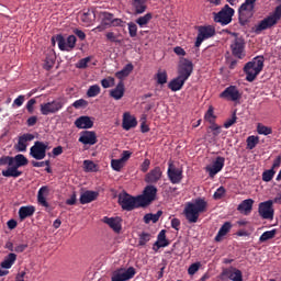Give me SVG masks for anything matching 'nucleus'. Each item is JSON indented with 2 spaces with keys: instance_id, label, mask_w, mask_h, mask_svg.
<instances>
[{
  "instance_id": "f257e3e1",
  "label": "nucleus",
  "mask_w": 281,
  "mask_h": 281,
  "mask_svg": "<svg viewBox=\"0 0 281 281\" xmlns=\"http://www.w3.org/2000/svg\"><path fill=\"white\" fill-rule=\"evenodd\" d=\"M207 212V202L203 198L195 199L194 202H188L184 207V216L189 224H196L200 214Z\"/></svg>"
},
{
  "instance_id": "f03ea898",
  "label": "nucleus",
  "mask_w": 281,
  "mask_h": 281,
  "mask_svg": "<svg viewBox=\"0 0 281 281\" xmlns=\"http://www.w3.org/2000/svg\"><path fill=\"white\" fill-rule=\"evenodd\" d=\"M27 164V158L22 154H18L16 156L13 157L12 167H8V169L2 170V177L13 179L20 178L23 175V172L20 171L19 168L26 167Z\"/></svg>"
},
{
  "instance_id": "7ed1b4c3",
  "label": "nucleus",
  "mask_w": 281,
  "mask_h": 281,
  "mask_svg": "<svg viewBox=\"0 0 281 281\" xmlns=\"http://www.w3.org/2000/svg\"><path fill=\"white\" fill-rule=\"evenodd\" d=\"M265 67V57L263 56H257L252 59V61H249L244 67V71L246 72L247 77L246 80L249 82H252L257 76L261 72V70Z\"/></svg>"
},
{
  "instance_id": "20e7f679",
  "label": "nucleus",
  "mask_w": 281,
  "mask_h": 281,
  "mask_svg": "<svg viewBox=\"0 0 281 281\" xmlns=\"http://www.w3.org/2000/svg\"><path fill=\"white\" fill-rule=\"evenodd\" d=\"M281 20V4L278 5L272 14L265 18L255 26L254 31L257 35L261 34L262 31L273 27Z\"/></svg>"
},
{
  "instance_id": "39448f33",
  "label": "nucleus",
  "mask_w": 281,
  "mask_h": 281,
  "mask_svg": "<svg viewBox=\"0 0 281 281\" xmlns=\"http://www.w3.org/2000/svg\"><path fill=\"white\" fill-rule=\"evenodd\" d=\"M66 104V100L58 98L53 101L42 103L40 105V111L42 115H55V113H59L61 109H64Z\"/></svg>"
},
{
  "instance_id": "423d86ee",
  "label": "nucleus",
  "mask_w": 281,
  "mask_h": 281,
  "mask_svg": "<svg viewBox=\"0 0 281 281\" xmlns=\"http://www.w3.org/2000/svg\"><path fill=\"white\" fill-rule=\"evenodd\" d=\"M119 203L123 211L132 212L136 209L142 207L139 203V196H132L128 193H123L119 195Z\"/></svg>"
},
{
  "instance_id": "0eeeda50",
  "label": "nucleus",
  "mask_w": 281,
  "mask_h": 281,
  "mask_svg": "<svg viewBox=\"0 0 281 281\" xmlns=\"http://www.w3.org/2000/svg\"><path fill=\"white\" fill-rule=\"evenodd\" d=\"M235 38L233 40L232 44H231V49H232V54L239 58L243 59L246 56V43L245 40L240 36H238L237 33H232Z\"/></svg>"
},
{
  "instance_id": "6e6552de",
  "label": "nucleus",
  "mask_w": 281,
  "mask_h": 281,
  "mask_svg": "<svg viewBox=\"0 0 281 281\" xmlns=\"http://www.w3.org/2000/svg\"><path fill=\"white\" fill-rule=\"evenodd\" d=\"M157 192L158 190L155 186H151V184L147 186L144 189V194L138 195V200L142 207H147L148 205H150L156 200Z\"/></svg>"
},
{
  "instance_id": "1a4fd4ad",
  "label": "nucleus",
  "mask_w": 281,
  "mask_h": 281,
  "mask_svg": "<svg viewBox=\"0 0 281 281\" xmlns=\"http://www.w3.org/2000/svg\"><path fill=\"white\" fill-rule=\"evenodd\" d=\"M235 10L226 4L218 13L214 14V21L222 25H227L232 22Z\"/></svg>"
},
{
  "instance_id": "9d476101",
  "label": "nucleus",
  "mask_w": 281,
  "mask_h": 281,
  "mask_svg": "<svg viewBox=\"0 0 281 281\" xmlns=\"http://www.w3.org/2000/svg\"><path fill=\"white\" fill-rule=\"evenodd\" d=\"M46 150H49L48 143L36 140L30 148V155L33 159L41 161V159H45Z\"/></svg>"
},
{
  "instance_id": "9b49d317",
  "label": "nucleus",
  "mask_w": 281,
  "mask_h": 281,
  "mask_svg": "<svg viewBox=\"0 0 281 281\" xmlns=\"http://www.w3.org/2000/svg\"><path fill=\"white\" fill-rule=\"evenodd\" d=\"M136 274L134 267H128L127 269L120 268L115 270L111 277V281H130Z\"/></svg>"
},
{
  "instance_id": "f8f14e48",
  "label": "nucleus",
  "mask_w": 281,
  "mask_h": 281,
  "mask_svg": "<svg viewBox=\"0 0 281 281\" xmlns=\"http://www.w3.org/2000/svg\"><path fill=\"white\" fill-rule=\"evenodd\" d=\"M216 34V30L212 25L199 26V34L195 42V47H200L203 41L213 37Z\"/></svg>"
},
{
  "instance_id": "ddd939ff",
  "label": "nucleus",
  "mask_w": 281,
  "mask_h": 281,
  "mask_svg": "<svg viewBox=\"0 0 281 281\" xmlns=\"http://www.w3.org/2000/svg\"><path fill=\"white\" fill-rule=\"evenodd\" d=\"M259 215L262 220L273 221V218H274V209H273V201L272 200H268V201L261 202L259 204Z\"/></svg>"
},
{
  "instance_id": "4468645a",
  "label": "nucleus",
  "mask_w": 281,
  "mask_h": 281,
  "mask_svg": "<svg viewBox=\"0 0 281 281\" xmlns=\"http://www.w3.org/2000/svg\"><path fill=\"white\" fill-rule=\"evenodd\" d=\"M220 98L229 102H238L241 99V93L236 86H229L220 94Z\"/></svg>"
},
{
  "instance_id": "2eb2a0df",
  "label": "nucleus",
  "mask_w": 281,
  "mask_h": 281,
  "mask_svg": "<svg viewBox=\"0 0 281 281\" xmlns=\"http://www.w3.org/2000/svg\"><path fill=\"white\" fill-rule=\"evenodd\" d=\"M222 280H231V281H243V272L241 270L235 268V267H229L225 268L223 272L221 273Z\"/></svg>"
},
{
  "instance_id": "dca6fc26",
  "label": "nucleus",
  "mask_w": 281,
  "mask_h": 281,
  "mask_svg": "<svg viewBox=\"0 0 281 281\" xmlns=\"http://www.w3.org/2000/svg\"><path fill=\"white\" fill-rule=\"evenodd\" d=\"M193 72V63L187 58L182 59L179 65L178 76L183 80H188Z\"/></svg>"
},
{
  "instance_id": "f3484780",
  "label": "nucleus",
  "mask_w": 281,
  "mask_h": 281,
  "mask_svg": "<svg viewBox=\"0 0 281 281\" xmlns=\"http://www.w3.org/2000/svg\"><path fill=\"white\" fill-rule=\"evenodd\" d=\"M225 166V158L222 156L216 157L212 165L205 168L206 172L209 173L210 178H214L218 175Z\"/></svg>"
},
{
  "instance_id": "a211bd4d",
  "label": "nucleus",
  "mask_w": 281,
  "mask_h": 281,
  "mask_svg": "<svg viewBox=\"0 0 281 281\" xmlns=\"http://www.w3.org/2000/svg\"><path fill=\"white\" fill-rule=\"evenodd\" d=\"M167 175L172 184H180L183 180L182 169L177 168L172 162H169Z\"/></svg>"
},
{
  "instance_id": "6ab92c4d",
  "label": "nucleus",
  "mask_w": 281,
  "mask_h": 281,
  "mask_svg": "<svg viewBox=\"0 0 281 281\" xmlns=\"http://www.w3.org/2000/svg\"><path fill=\"white\" fill-rule=\"evenodd\" d=\"M79 142L80 144H85V146H94V144H97L98 142L95 132H91V131L81 132Z\"/></svg>"
},
{
  "instance_id": "aec40b11",
  "label": "nucleus",
  "mask_w": 281,
  "mask_h": 281,
  "mask_svg": "<svg viewBox=\"0 0 281 281\" xmlns=\"http://www.w3.org/2000/svg\"><path fill=\"white\" fill-rule=\"evenodd\" d=\"M162 170L160 167H155L145 177V182L148 184H156L161 180Z\"/></svg>"
},
{
  "instance_id": "412c9836",
  "label": "nucleus",
  "mask_w": 281,
  "mask_h": 281,
  "mask_svg": "<svg viewBox=\"0 0 281 281\" xmlns=\"http://www.w3.org/2000/svg\"><path fill=\"white\" fill-rule=\"evenodd\" d=\"M100 18H101V25L95 27L94 31L102 32L106 27L112 26V23H113V20H114V15L112 13L101 12Z\"/></svg>"
},
{
  "instance_id": "4be33fe9",
  "label": "nucleus",
  "mask_w": 281,
  "mask_h": 281,
  "mask_svg": "<svg viewBox=\"0 0 281 281\" xmlns=\"http://www.w3.org/2000/svg\"><path fill=\"white\" fill-rule=\"evenodd\" d=\"M48 195H49V188L47 186L41 187L37 193L38 205H41L42 207L48 209L49 204L46 201V198Z\"/></svg>"
},
{
  "instance_id": "5701e85b",
  "label": "nucleus",
  "mask_w": 281,
  "mask_h": 281,
  "mask_svg": "<svg viewBox=\"0 0 281 281\" xmlns=\"http://www.w3.org/2000/svg\"><path fill=\"white\" fill-rule=\"evenodd\" d=\"M99 196V192L87 190L80 195V204L86 205L94 202Z\"/></svg>"
},
{
  "instance_id": "b1692460",
  "label": "nucleus",
  "mask_w": 281,
  "mask_h": 281,
  "mask_svg": "<svg viewBox=\"0 0 281 281\" xmlns=\"http://www.w3.org/2000/svg\"><path fill=\"white\" fill-rule=\"evenodd\" d=\"M104 224H106L114 233L120 234L122 231L121 220L119 217H108L103 218Z\"/></svg>"
},
{
  "instance_id": "393cba45",
  "label": "nucleus",
  "mask_w": 281,
  "mask_h": 281,
  "mask_svg": "<svg viewBox=\"0 0 281 281\" xmlns=\"http://www.w3.org/2000/svg\"><path fill=\"white\" fill-rule=\"evenodd\" d=\"M33 139H34L33 134H30V133L23 134L22 136L19 137L16 150H19V153H25L26 146H27L26 142H32Z\"/></svg>"
},
{
  "instance_id": "a878e982",
  "label": "nucleus",
  "mask_w": 281,
  "mask_h": 281,
  "mask_svg": "<svg viewBox=\"0 0 281 281\" xmlns=\"http://www.w3.org/2000/svg\"><path fill=\"white\" fill-rule=\"evenodd\" d=\"M122 126L124 131H131V128H135L137 126V120L132 116L128 112H125L123 115Z\"/></svg>"
},
{
  "instance_id": "bb28decb",
  "label": "nucleus",
  "mask_w": 281,
  "mask_h": 281,
  "mask_svg": "<svg viewBox=\"0 0 281 281\" xmlns=\"http://www.w3.org/2000/svg\"><path fill=\"white\" fill-rule=\"evenodd\" d=\"M125 93V86L124 82L121 80L117 86L110 90V98H113V100H122Z\"/></svg>"
},
{
  "instance_id": "cd10ccee",
  "label": "nucleus",
  "mask_w": 281,
  "mask_h": 281,
  "mask_svg": "<svg viewBox=\"0 0 281 281\" xmlns=\"http://www.w3.org/2000/svg\"><path fill=\"white\" fill-rule=\"evenodd\" d=\"M76 128H92L93 121L90 119V116H80L75 121Z\"/></svg>"
},
{
  "instance_id": "c85d7f7f",
  "label": "nucleus",
  "mask_w": 281,
  "mask_h": 281,
  "mask_svg": "<svg viewBox=\"0 0 281 281\" xmlns=\"http://www.w3.org/2000/svg\"><path fill=\"white\" fill-rule=\"evenodd\" d=\"M34 213H35V206L33 205L21 206L19 210L20 221L23 222L24 220L32 217Z\"/></svg>"
},
{
  "instance_id": "c756f323",
  "label": "nucleus",
  "mask_w": 281,
  "mask_h": 281,
  "mask_svg": "<svg viewBox=\"0 0 281 281\" xmlns=\"http://www.w3.org/2000/svg\"><path fill=\"white\" fill-rule=\"evenodd\" d=\"M255 201L252 199L244 200L237 207L238 212L248 215L251 213Z\"/></svg>"
},
{
  "instance_id": "7c9ffc66",
  "label": "nucleus",
  "mask_w": 281,
  "mask_h": 281,
  "mask_svg": "<svg viewBox=\"0 0 281 281\" xmlns=\"http://www.w3.org/2000/svg\"><path fill=\"white\" fill-rule=\"evenodd\" d=\"M79 15H80V19H81L82 23L86 26H90L92 24V22L95 20L94 12L92 10H89V9L87 11H83Z\"/></svg>"
},
{
  "instance_id": "2f4dec72",
  "label": "nucleus",
  "mask_w": 281,
  "mask_h": 281,
  "mask_svg": "<svg viewBox=\"0 0 281 281\" xmlns=\"http://www.w3.org/2000/svg\"><path fill=\"white\" fill-rule=\"evenodd\" d=\"M186 79H183L182 77L178 76L177 78L172 79L168 87L169 89H171L172 91H181L182 87L184 86L186 83Z\"/></svg>"
},
{
  "instance_id": "473e14b6",
  "label": "nucleus",
  "mask_w": 281,
  "mask_h": 281,
  "mask_svg": "<svg viewBox=\"0 0 281 281\" xmlns=\"http://www.w3.org/2000/svg\"><path fill=\"white\" fill-rule=\"evenodd\" d=\"M232 227L233 225L231 222H225L218 231V234L215 236V241L221 243L223 237H225L231 232Z\"/></svg>"
},
{
  "instance_id": "72a5a7b5",
  "label": "nucleus",
  "mask_w": 281,
  "mask_h": 281,
  "mask_svg": "<svg viewBox=\"0 0 281 281\" xmlns=\"http://www.w3.org/2000/svg\"><path fill=\"white\" fill-rule=\"evenodd\" d=\"M146 1L147 0H131L135 14H142L146 11Z\"/></svg>"
},
{
  "instance_id": "f704fd0d",
  "label": "nucleus",
  "mask_w": 281,
  "mask_h": 281,
  "mask_svg": "<svg viewBox=\"0 0 281 281\" xmlns=\"http://www.w3.org/2000/svg\"><path fill=\"white\" fill-rule=\"evenodd\" d=\"M238 14H239L240 25L245 26L250 22V19L254 16L255 12L254 11L238 10Z\"/></svg>"
},
{
  "instance_id": "c9c22d12",
  "label": "nucleus",
  "mask_w": 281,
  "mask_h": 281,
  "mask_svg": "<svg viewBox=\"0 0 281 281\" xmlns=\"http://www.w3.org/2000/svg\"><path fill=\"white\" fill-rule=\"evenodd\" d=\"M16 261V255L13 252H10L4 260L0 263V267L2 269L9 270L11 269V267L14 265V262Z\"/></svg>"
},
{
  "instance_id": "e433bc0d",
  "label": "nucleus",
  "mask_w": 281,
  "mask_h": 281,
  "mask_svg": "<svg viewBox=\"0 0 281 281\" xmlns=\"http://www.w3.org/2000/svg\"><path fill=\"white\" fill-rule=\"evenodd\" d=\"M155 247H157V249H160V248H166L169 246V241L167 240L166 238V231L162 229L159 235H158V239L157 241L155 243L154 245ZM155 247H154V250H155Z\"/></svg>"
},
{
  "instance_id": "4c0bfd02",
  "label": "nucleus",
  "mask_w": 281,
  "mask_h": 281,
  "mask_svg": "<svg viewBox=\"0 0 281 281\" xmlns=\"http://www.w3.org/2000/svg\"><path fill=\"white\" fill-rule=\"evenodd\" d=\"M56 42L58 43V47L60 50H66L67 52V45H66V40L65 37L61 35V34H57V35H54L52 37V45L55 46L56 45Z\"/></svg>"
},
{
  "instance_id": "58836bf2",
  "label": "nucleus",
  "mask_w": 281,
  "mask_h": 281,
  "mask_svg": "<svg viewBox=\"0 0 281 281\" xmlns=\"http://www.w3.org/2000/svg\"><path fill=\"white\" fill-rule=\"evenodd\" d=\"M162 216V211H158L156 214L153 213H148L144 216V222L145 224H149L150 222H153L154 224H156L159 218Z\"/></svg>"
},
{
  "instance_id": "ea45409f",
  "label": "nucleus",
  "mask_w": 281,
  "mask_h": 281,
  "mask_svg": "<svg viewBox=\"0 0 281 281\" xmlns=\"http://www.w3.org/2000/svg\"><path fill=\"white\" fill-rule=\"evenodd\" d=\"M155 80L158 85L164 86L168 81V74L166 70L159 69L158 72L155 75Z\"/></svg>"
},
{
  "instance_id": "a19ab883",
  "label": "nucleus",
  "mask_w": 281,
  "mask_h": 281,
  "mask_svg": "<svg viewBox=\"0 0 281 281\" xmlns=\"http://www.w3.org/2000/svg\"><path fill=\"white\" fill-rule=\"evenodd\" d=\"M276 236H277V229H276V228L272 229V231H267V232H265V233L260 236L259 241H260L261 244H263V243H267V241L273 239Z\"/></svg>"
},
{
  "instance_id": "79ce46f5",
  "label": "nucleus",
  "mask_w": 281,
  "mask_h": 281,
  "mask_svg": "<svg viewBox=\"0 0 281 281\" xmlns=\"http://www.w3.org/2000/svg\"><path fill=\"white\" fill-rule=\"evenodd\" d=\"M246 142H247V150H254V148L258 146L260 138L259 136L251 135V136H248Z\"/></svg>"
},
{
  "instance_id": "37998d69",
  "label": "nucleus",
  "mask_w": 281,
  "mask_h": 281,
  "mask_svg": "<svg viewBox=\"0 0 281 281\" xmlns=\"http://www.w3.org/2000/svg\"><path fill=\"white\" fill-rule=\"evenodd\" d=\"M256 0H245V2L238 9L239 11L255 12Z\"/></svg>"
},
{
  "instance_id": "c03bdc74",
  "label": "nucleus",
  "mask_w": 281,
  "mask_h": 281,
  "mask_svg": "<svg viewBox=\"0 0 281 281\" xmlns=\"http://www.w3.org/2000/svg\"><path fill=\"white\" fill-rule=\"evenodd\" d=\"M276 173H277V171L273 170V168L263 171V173H262V180H263V182H266V183L271 182V181L273 180Z\"/></svg>"
},
{
  "instance_id": "a18cd8bd",
  "label": "nucleus",
  "mask_w": 281,
  "mask_h": 281,
  "mask_svg": "<svg viewBox=\"0 0 281 281\" xmlns=\"http://www.w3.org/2000/svg\"><path fill=\"white\" fill-rule=\"evenodd\" d=\"M101 93V88L98 85L90 86L87 91L88 98H97Z\"/></svg>"
},
{
  "instance_id": "49530a36",
  "label": "nucleus",
  "mask_w": 281,
  "mask_h": 281,
  "mask_svg": "<svg viewBox=\"0 0 281 281\" xmlns=\"http://www.w3.org/2000/svg\"><path fill=\"white\" fill-rule=\"evenodd\" d=\"M151 239V235L149 233L143 232L139 235L138 246L144 247Z\"/></svg>"
},
{
  "instance_id": "de8ad7c7",
  "label": "nucleus",
  "mask_w": 281,
  "mask_h": 281,
  "mask_svg": "<svg viewBox=\"0 0 281 281\" xmlns=\"http://www.w3.org/2000/svg\"><path fill=\"white\" fill-rule=\"evenodd\" d=\"M151 19H153L151 13H147V14H145L144 16H139V18L136 20V23H137L140 27H143V26L147 25Z\"/></svg>"
},
{
  "instance_id": "09e8293b",
  "label": "nucleus",
  "mask_w": 281,
  "mask_h": 281,
  "mask_svg": "<svg viewBox=\"0 0 281 281\" xmlns=\"http://www.w3.org/2000/svg\"><path fill=\"white\" fill-rule=\"evenodd\" d=\"M257 132L259 135H272L273 133L271 127L262 125L261 123L258 124Z\"/></svg>"
},
{
  "instance_id": "8fccbe9b",
  "label": "nucleus",
  "mask_w": 281,
  "mask_h": 281,
  "mask_svg": "<svg viewBox=\"0 0 281 281\" xmlns=\"http://www.w3.org/2000/svg\"><path fill=\"white\" fill-rule=\"evenodd\" d=\"M124 162L123 160L120 159H112L111 161V167L114 171L120 172L124 168Z\"/></svg>"
},
{
  "instance_id": "3c124183",
  "label": "nucleus",
  "mask_w": 281,
  "mask_h": 281,
  "mask_svg": "<svg viewBox=\"0 0 281 281\" xmlns=\"http://www.w3.org/2000/svg\"><path fill=\"white\" fill-rule=\"evenodd\" d=\"M9 166L12 168L13 166V157L12 156H2L0 157V167Z\"/></svg>"
},
{
  "instance_id": "603ef678",
  "label": "nucleus",
  "mask_w": 281,
  "mask_h": 281,
  "mask_svg": "<svg viewBox=\"0 0 281 281\" xmlns=\"http://www.w3.org/2000/svg\"><path fill=\"white\" fill-rule=\"evenodd\" d=\"M83 166L87 172H95L97 171V165L91 160H85Z\"/></svg>"
},
{
  "instance_id": "864d4df0",
  "label": "nucleus",
  "mask_w": 281,
  "mask_h": 281,
  "mask_svg": "<svg viewBox=\"0 0 281 281\" xmlns=\"http://www.w3.org/2000/svg\"><path fill=\"white\" fill-rule=\"evenodd\" d=\"M76 42H77V38H76L75 35L68 36V38H67V41H66V47H67L68 49H66V52H70V50L75 47Z\"/></svg>"
},
{
  "instance_id": "5fc2aeb1",
  "label": "nucleus",
  "mask_w": 281,
  "mask_h": 281,
  "mask_svg": "<svg viewBox=\"0 0 281 281\" xmlns=\"http://www.w3.org/2000/svg\"><path fill=\"white\" fill-rule=\"evenodd\" d=\"M101 85L104 89L113 87L115 85V79L113 77H108L101 80Z\"/></svg>"
},
{
  "instance_id": "6e6d98bb",
  "label": "nucleus",
  "mask_w": 281,
  "mask_h": 281,
  "mask_svg": "<svg viewBox=\"0 0 281 281\" xmlns=\"http://www.w3.org/2000/svg\"><path fill=\"white\" fill-rule=\"evenodd\" d=\"M91 59H92L91 56H88V57H86V58H82V59H80V60L77 63L76 67L79 68V69H85V68L88 67V63H89Z\"/></svg>"
},
{
  "instance_id": "4d7b16f0",
  "label": "nucleus",
  "mask_w": 281,
  "mask_h": 281,
  "mask_svg": "<svg viewBox=\"0 0 281 281\" xmlns=\"http://www.w3.org/2000/svg\"><path fill=\"white\" fill-rule=\"evenodd\" d=\"M201 268V262H194L192 263L189 269H188V273L189 276H194L199 269Z\"/></svg>"
},
{
  "instance_id": "13d9d810",
  "label": "nucleus",
  "mask_w": 281,
  "mask_h": 281,
  "mask_svg": "<svg viewBox=\"0 0 281 281\" xmlns=\"http://www.w3.org/2000/svg\"><path fill=\"white\" fill-rule=\"evenodd\" d=\"M225 192H226L225 188H224V187H220V188L215 191V193H214V200H215V201L222 200L223 196L225 195Z\"/></svg>"
},
{
  "instance_id": "bf43d9fd",
  "label": "nucleus",
  "mask_w": 281,
  "mask_h": 281,
  "mask_svg": "<svg viewBox=\"0 0 281 281\" xmlns=\"http://www.w3.org/2000/svg\"><path fill=\"white\" fill-rule=\"evenodd\" d=\"M128 33L131 37L137 36V25L134 22H130L128 24Z\"/></svg>"
},
{
  "instance_id": "052dcab7",
  "label": "nucleus",
  "mask_w": 281,
  "mask_h": 281,
  "mask_svg": "<svg viewBox=\"0 0 281 281\" xmlns=\"http://www.w3.org/2000/svg\"><path fill=\"white\" fill-rule=\"evenodd\" d=\"M54 64H55V58L46 57L45 63H44V68L46 70H50L54 67Z\"/></svg>"
},
{
  "instance_id": "680f3d73",
  "label": "nucleus",
  "mask_w": 281,
  "mask_h": 281,
  "mask_svg": "<svg viewBox=\"0 0 281 281\" xmlns=\"http://www.w3.org/2000/svg\"><path fill=\"white\" fill-rule=\"evenodd\" d=\"M205 120H207V122H210V124H213V122L215 120V115H214V110L212 106L207 110V112L205 114Z\"/></svg>"
},
{
  "instance_id": "e2e57ef3",
  "label": "nucleus",
  "mask_w": 281,
  "mask_h": 281,
  "mask_svg": "<svg viewBox=\"0 0 281 281\" xmlns=\"http://www.w3.org/2000/svg\"><path fill=\"white\" fill-rule=\"evenodd\" d=\"M82 106H88V102L83 99H79L72 103L74 109H82Z\"/></svg>"
},
{
  "instance_id": "0e129e2a",
  "label": "nucleus",
  "mask_w": 281,
  "mask_h": 281,
  "mask_svg": "<svg viewBox=\"0 0 281 281\" xmlns=\"http://www.w3.org/2000/svg\"><path fill=\"white\" fill-rule=\"evenodd\" d=\"M125 25H126L125 21H123L122 19H115V18L113 19L111 24V26L113 27H125Z\"/></svg>"
},
{
  "instance_id": "69168bd1",
  "label": "nucleus",
  "mask_w": 281,
  "mask_h": 281,
  "mask_svg": "<svg viewBox=\"0 0 281 281\" xmlns=\"http://www.w3.org/2000/svg\"><path fill=\"white\" fill-rule=\"evenodd\" d=\"M237 122V116L236 113L233 114L232 119H228L225 123H224V127L225 128H231V126H233V124H236Z\"/></svg>"
},
{
  "instance_id": "338daca9",
  "label": "nucleus",
  "mask_w": 281,
  "mask_h": 281,
  "mask_svg": "<svg viewBox=\"0 0 281 281\" xmlns=\"http://www.w3.org/2000/svg\"><path fill=\"white\" fill-rule=\"evenodd\" d=\"M149 167H150V160H149L148 158H146V159L144 160V162L140 165V171H142L143 173H147Z\"/></svg>"
},
{
  "instance_id": "774afa93",
  "label": "nucleus",
  "mask_w": 281,
  "mask_h": 281,
  "mask_svg": "<svg viewBox=\"0 0 281 281\" xmlns=\"http://www.w3.org/2000/svg\"><path fill=\"white\" fill-rule=\"evenodd\" d=\"M34 104H36V100L35 99H30L26 103V110L29 111V113H33L34 111Z\"/></svg>"
}]
</instances>
